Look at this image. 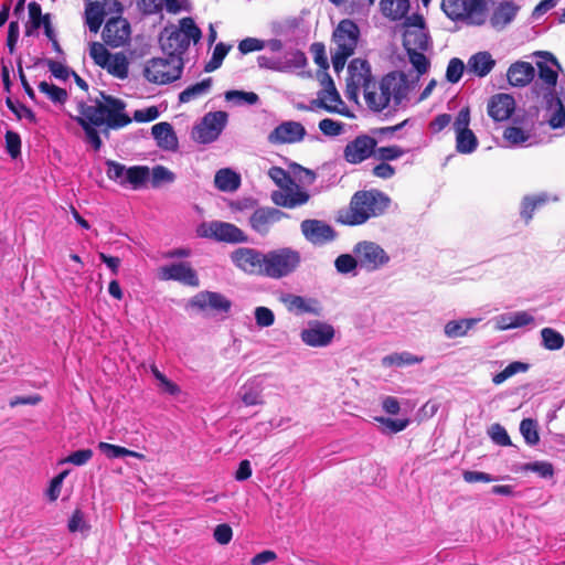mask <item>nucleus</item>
<instances>
[{
  "label": "nucleus",
  "mask_w": 565,
  "mask_h": 565,
  "mask_svg": "<svg viewBox=\"0 0 565 565\" xmlns=\"http://www.w3.org/2000/svg\"><path fill=\"white\" fill-rule=\"evenodd\" d=\"M391 204V199L376 189L356 191L347 209L340 210L335 221L342 225L358 226L370 218L383 215Z\"/></svg>",
  "instance_id": "nucleus-1"
},
{
  "label": "nucleus",
  "mask_w": 565,
  "mask_h": 565,
  "mask_svg": "<svg viewBox=\"0 0 565 565\" xmlns=\"http://www.w3.org/2000/svg\"><path fill=\"white\" fill-rule=\"evenodd\" d=\"M126 104L111 95L99 92L93 105L79 104L81 116L95 126H108L114 130L124 128L131 122V118L125 113Z\"/></svg>",
  "instance_id": "nucleus-2"
},
{
  "label": "nucleus",
  "mask_w": 565,
  "mask_h": 565,
  "mask_svg": "<svg viewBox=\"0 0 565 565\" xmlns=\"http://www.w3.org/2000/svg\"><path fill=\"white\" fill-rule=\"evenodd\" d=\"M363 95L367 107L375 113L384 110L391 99L397 106L406 95L405 76L401 74L397 77L396 73H388L380 82L374 81L366 86Z\"/></svg>",
  "instance_id": "nucleus-3"
},
{
  "label": "nucleus",
  "mask_w": 565,
  "mask_h": 565,
  "mask_svg": "<svg viewBox=\"0 0 565 565\" xmlns=\"http://www.w3.org/2000/svg\"><path fill=\"white\" fill-rule=\"evenodd\" d=\"M268 177L280 188L271 193V201L275 205L295 209L301 206L310 200V194L301 190L294 178L280 167H271L268 170Z\"/></svg>",
  "instance_id": "nucleus-4"
},
{
  "label": "nucleus",
  "mask_w": 565,
  "mask_h": 565,
  "mask_svg": "<svg viewBox=\"0 0 565 565\" xmlns=\"http://www.w3.org/2000/svg\"><path fill=\"white\" fill-rule=\"evenodd\" d=\"M359 38L360 29L350 19L341 20L333 30L332 41L335 47L331 61L335 73L339 74L344 68L348 58L354 54Z\"/></svg>",
  "instance_id": "nucleus-5"
},
{
  "label": "nucleus",
  "mask_w": 565,
  "mask_h": 565,
  "mask_svg": "<svg viewBox=\"0 0 565 565\" xmlns=\"http://www.w3.org/2000/svg\"><path fill=\"white\" fill-rule=\"evenodd\" d=\"M440 8L451 21L468 25H482L487 19L486 0H441Z\"/></svg>",
  "instance_id": "nucleus-6"
},
{
  "label": "nucleus",
  "mask_w": 565,
  "mask_h": 565,
  "mask_svg": "<svg viewBox=\"0 0 565 565\" xmlns=\"http://www.w3.org/2000/svg\"><path fill=\"white\" fill-rule=\"evenodd\" d=\"M265 277L281 279L294 274L301 264V254L291 247L271 249L265 254Z\"/></svg>",
  "instance_id": "nucleus-7"
},
{
  "label": "nucleus",
  "mask_w": 565,
  "mask_h": 565,
  "mask_svg": "<svg viewBox=\"0 0 565 565\" xmlns=\"http://www.w3.org/2000/svg\"><path fill=\"white\" fill-rule=\"evenodd\" d=\"M182 71V57H153L147 62L143 76L150 83L164 85L179 79Z\"/></svg>",
  "instance_id": "nucleus-8"
},
{
  "label": "nucleus",
  "mask_w": 565,
  "mask_h": 565,
  "mask_svg": "<svg viewBox=\"0 0 565 565\" xmlns=\"http://www.w3.org/2000/svg\"><path fill=\"white\" fill-rule=\"evenodd\" d=\"M375 78L372 75L371 66L366 60L353 58L348 66L347 96L349 99H356L360 88L365 89Z\"/></svg>",
  "instance_id": "nucleus-9"
},
{
  "label": "nucleus",
  "mask_w": 565,
  "mask_h": 565,
  "mask_svg": "<svg viewBox=\"0 0 565 565\" xmlns=\"http://www.w3.org/2000/svg\"><path fill=\"white\" fill-rule=\"evenodd\" d=\"M265 254L252 247H239L232 252L231 260L245 274L265 277Z\"/></svg>",
  "instance_id": "nucleus-10"
},
{
  "label": "nucleus",
  "mask_w": 565,
  "mask_h": 565,
  "mask_svg": "<svg viewBox=\"0 0 565 565\" xmlns=\"http://www.w3.org/2000/svg\"><path fill=\"white\" fill-rule=\"evenodd\" d=\"M227 121V114L218 110L207 113L193 129V138L200 143H210L218 138Z\"/></svg>",
  "instance_id": "nucleus-11"
},
{
  "label": "nucleus",
  "mask_w": 565,
  "mask_h": 565,
  "mask_svg": "<svg viewBox=\"0 0 565 565\" xmlns=\"http://www.w3.org/2000/svg\"><path fill=\"white\" fill-rule=\"evenodd\" d=\"M469 124L470 110L468 107H463L459 110L454 122L456 131V150L459 153H471L479 145L475 132L469 128Z\"/></svg>",
  "instance_id": "nucleus-12"
},
{
  "label": "nucleus",
  "mask_w": 565,
  "mask_h": 565,
  "mask_svg": "<svg viewBox=\"0 0 565 565\" xmlns=\"http://www.w3.org/2000/svg\"><path fill=\"white\" fill-rule=\"evenodd\" d=\"M361 267L372 271L381 268L390 262L387 253L376 243L363 241L353 249Z\"/></svg>",
  "instance_id": "nucleus-13"
},
{
  "label": "nucleus",
  "mask_w": 565,
  "mask_h": 565,
  "mask_svg": "<svg viewBox=\"0 0 565 565\" xmlns=\"http://www.w3.org/2000/svg\"><path fill=\"white\" fill-rule=\"evenodd\" d=\"M377 140L369 135H359L349 141L343 150V158L351 164H359L375 153Z\"/></svg>",
  "instance_id": "nucleus-14"
},
{
  "label": "nucleus",
  "mask_w": 565,
  "mask_h": 565,
  "mask_svg": "<svg viewBox=\"0 0 565 565\" xmlns=\"http://www.w3.org/2000/svg\"><path fill=\"white\" fill-rule=\"evenodd\" d=\"M289 215L277 207H257L249 216L250 228L262 236L268 235L273 226Z\"/></svg>",
  "instance_id": "nucleus-15"
},
{
  "label": "nucleus",
  "mask_w": 565,
  "mask_h": 565,
  "mask_svg": "<svg viewBox=\"0 0 565 565\" xmlns=\"http://www.w3.org/2000/svg\"><path fill=\"white\" fill-rule=\"evenodd\" d=\"M130 23L121 17L110 18L102 32L105 44L110 47H119L130 40Z\"/></svg>",
  "instance_id": "nucleus-16"
},
{
  "label": "nucleus",
  "mask_w": 565,
  "mask_h": 565,
  "mask_svg": "<svg viewBox=\"0 0 565 565\" xmlns=\"http://www.w3.org/2000/svg\"><path fill=\"white\" fill-rule=\"evenodd\" d=\"M202 235L212 237L217 242L232 244L246 243L248 241V236L235 224L221 221L211 222Z\"/></svg>",
  "instance_id": "nucleus-17"
},
{
  "label": "nucleus",
  "mask_w": 565,
  "mask_h": 565,
  "mask_svg": "<svg viewBox=\"0 0 565 565\" xmlns=\"http://www.w3.org/2000/svg\"><path fill=\"white\" fill-rule=\"evenodd\" d=\"M300 228L305 238L313 245H324L337 237L333 227L320 220H303Z\"/></svg>",
  "instance_id": "nucleus-18"
},
{
  "label": "nucleus",
  "mask_w": 565,
  "mask_h": 565,
  "mask_svg": "<svg viewBox=\"0 0 565 565\" xmlns=\"http://www.w3.org/2000/svg\"><path fill=\"white\" fill-rule=\"evenodd\" d=\"M535 55L540 56L542 61L536 62V67L539 72V78L545 84V88L542 89V95L545 92H551L552 94H556L555 86L557 83L558 74L557 71L553 70V66L561 68V65L557 58L551 53L546 51H539Z\"/></svg>",
  "instance_id": "nucleus-19"
},
{
  "label": "nucleus",
  "mask_w": 565,
  "mask_h": 565,
  "mask_svg": "<svg viewBox=\"0 0 565 565\" xmlns=\"http://www.w3.org/2000/svg\"><path fill=\"white\" fill-rule=\"evenodd\" d=\"M306 129L298 121H284L278 125L269 135L268 142L271 145L296 143L303 140Z\"/></svg>",
  "instance_id": "nucleus-20"
},
{
  "label": "nucleus",
  "mask_w": 565,
  "mask_h": 565,
  "mask_svg": "<svg viewBox=\"0 0 565 565\" xmlns=\"http://www.w3.org/2000/svg\"><path fill=\"white\" fill-rule=\"evenodd\" d=\"M159 278L161 280H175L192 287H198L200 284L196 271L189 263L183 262L160 267Z\"/></svg>",
  "instance_id": "nucleus-21"
},
{
  "label": "nucleus",
  "mask_w": 565,
  "mask_h": 565,
  "mask_svg": "<svg viewBox=\"0 0 565 565\" xmlns=\"http://www.w3.org/2000/svg\"><path fill=\"white\" fill-rule=\"evenodd\" d=\"M162 51L170 57H182L188 50L185 35L178 28H164L159 38Z\"/></svg>",
  "instance_id": "nucleus-22"
},
{
  "label": "nucleus",
  "mask_w": 565,
  "mask_h": 565,
  "mask_svg": "<svg viewBox=\"0 0 565 565\" xmlns=\"http://www.w3.org/2000/svg\"><path fill=\"white\" fill-rule=\"evenodd\" d=\"M192 307L202 311L211 309L214 312L227 313L232 308V301L216 291H201L191 299Z\"/></svg>",
  "instance_id": "nucleus-23"
},
{
  "label": "nucleus",
  "mask_w": 565,
  "mask_h": 565,
  "mask_svg": "<svg viewBox=\"0 0 565 565\" xmlns=\"http://www.w3.org/2000/svg\"><path fill=\"white\" fill-rule=\"evenodd\" d=\"M300 337L309 347H327L334 338V328L331 324L316 321L302 330Z\"/></svg>",
  "instance_id": "nucleus-24"
},
{
  "label": "nucleus",
  "mask_w": 565,
  "mask_h": 565,
  "mask_svg": "<svg viewBox=\"0 0 565 565\" xmlns=\"http://www.w3.org/2000/svg\"><path fill=\"white\" fill-rule=\"evenodd\" d=\"M321 84L324 88L318 93V98L312 104L328 113H339L338 105L342 104V99L328 73H323Z\"/></svg>",
  "instance_id": "nucleus-25"
},
{
  "label": "nucleus",
  "mask_w": 565,
  "mask_h": 565,
  "mask_svg": "<svg viewBox=\"0 0 565 565\" xmlns=\"http://www.w3.org/2000/svg\"><path fill=\"white\" fill-rule=\"evenodd\" d=\"M515 109L514 98L504 93L493 95L487 106L488 115L494 121H503L509 119Z\"/></svg>",
  "instance_id": "nucleus-26"
},
{
  "label": "nucleus",
  "mask_w": 565,
  "mask_h": 565,
  "mask_svg": "<svg viewBox=\"0 0 565 565\" xmlns=\"http://www.w3.org/2000/svg\"><path fill=\"white\" fill-rule=\"evenodd\" d=\"M280 300L289 312L297 316L305 313L320 316L321 313L320 302L313 298L307 299L302 296L286 294L280 298Z\"/></svg>",
  "instance_id": "nucleus-27"
},
{
  "label": "nucleus",
  "mask_w": 565,
  "mask_h": 565,
  "mask_svg": "<svg viewBox=\"0 0 565 565\" xmlns=\"http://www.w3.org/2000/svg\"><path fill=\"white\" fill-rule=\"evenodd\" d=\"M535 76V68L529 62L518 61L510 65L507 72L508 82L515 87H524Z\"/></svg>",
  "instance_id": "nucleus-28"
},
{
  "label": "nucleus",
  "mask_w": 565,
  "mask_h": 565,
  "mask_svg": "<svg viewBox=\"0 0 565 565\" xmlns=\"http://www.w3.org/2000/svg\"><path fill=\"white\" fill-rule=\"evenodd\" d=\"M151 134L159 148L164 150H175L178 148V138L171 124L167 121L158 122L152 126Z\"/></svg>",
  "instance_id": "nucleus-29"
},
{
  "label": "nucleus",
  "mask_w": 565,
  "mask_h": 565,
  "mask_svg": "<svg viewBox=\"0 0 565 565\" xmlns=\"http://www.w3.org/2000/svg\"><path fill=\"white\" fill-rule=\"evenodd\" d=\"M137 6L147 15L159 13L163 8L174 14L182 10L181 0H137Z\"/></svg>",
  "instance_id": "nucleus-30"
},
{
  "label": "nucleus",
  "mask_w": 565,
  "mask_h": 565,
  "mask_svg": "<svg viewBox=\"0 0 565 565\" xmlns=\"http://www.w3.org/2000/svg\"><path fill=\"white\" fill-rule=\"evenodd\" d=\"M543 100L547 108L556 107L554 113L548 119V125L553 129L562 128L565 126V106L563 99L557 94L545 92L543 94Z\"/></svg>",
  "instance_id": "nucleus-31"
},
{
  "label": "nucleus",
  "mask_w": 565,
  "mask_h": 565,
  "mask_svg": "<svg viewBox=\"0 0 565 565\" xmlns=\"http://www.w3.org/2000/svg\"><path fill=\"white\" fill-rule=\"evenodd\" d=\"M519 11V7L512 2H501L493 11L490 22L494 29L501 30L512 22Z\"/></svg>",
  "instance_id": "nucleus-32"
},
{
  "label": "nucleus",
  "mask_w": 565,
  "mask_h": 565,
  "mask_svg": "<svg viewBox=\"0 0 565 565\" xmlns=\"http://www.w3.org/2000/svg\"><path fill=\"white\" fill-rule=\"evenodd\" d=\"M495 65L489 52H479L473 54L468 61V67L479 77L487 76Z\"/></svg>",
  "instance_id": "nucleus-33"
},
{
  "label": "nucleus",
  "mask_w": 565,
  "mask_h": 565,
  "mask_svg": "<svg viewBox=\"0 0 565 565\" xmlns=\"http://www.w3.org/2000/svg\"><path fill=\"white\" fill-rule=\"evenodd\" d=\"M214 183L220 191L234 192L241 185V177L230 168H224L215 173Z\"/></svg>",
  "instance_id": "nucleus-34"
},
{
  "label": "nucleus",
  "mask_w": 565,
  "mask_h": 565,
  "mask_svg": "<svg viewBox=\"0 0 565 565\" xmlns=\"http://www.w3.org/2000/svg\"><path fill=\"white\" fill-rule=\"evenodd\" d=\"M382 13L392 21H398L406 18L409 11V0H381Z\"/></svg>",
  "instance_id": "nucleus-35"
},
{
  "label": "nucleus",
  "mask_w": 565,
  "mask_h": 565,
  "mask_svg": "<svg viewBox=\"0 0 565 565\" xmlns=\"http://www.w3.org/2000/svg\"><path fill=\"white\" fill-rule=\"evenodd\" d=\"M105 4L103 1H94L86 6V24L90 32L97 33L99 31L105 18Z\"/></svg>",
  "instance_id": "nucleus-36"
},
{
  "label": "nucleus",
  "mask_w": 565,
  "mask_h": 565,
  "mask_svg": "<svg viewBox=\"0 0 565 565\" xmlns=\"http://www.w3.org/2000/svg\"><path fill=\"white\" fill-rule=\"evenodd\" d=\"M479 319H459V320H450L445 324L444 332L445 335L449 339H456L467 335L469 330H471L477 323Z\"/></svg>",
  "instance_id": "nucleus-37"
},
{
  "label": "nucleus",
  "mask_w": 565,
  "mask_h": 565,
  "mask_svg": "<svg viewBox=\"0 0 565 565\" xmlns=\"http://www.w3.org/2000/svg\"><path fill=\"white\" fill-rule=\"evenodd\" d=\"M150 178V169L147 166H134L127 169L125 180L121 185L129 184L132 189H139L145 185Z\"/></svg>",
  "instance_id": "nucleus-38"
},
{
  "label": "nucleus",
  "mask_w": 565,
  "mask_h": 565,
  "mask_svg": "<svg viewBox=\"0 0 565 565\" xmlns=\"http://www.w3.org/2000/svg\"><path fill=\"white\" fill-rule=\"evenodd\" d=\"M534 322V317L526 311H518L500 317V328L502 330L515 329L529 326Z\"/></svg>",
  "instance_id": "nucleus-39"
},
{
  "label": "nucleus",
  "mask_w": 565,
  "mask_h": 565,
  "mask_svg": "<svg viewBox=\"0 0 565 565\" xmlns=\"http://www.w3.org/2000/svg\"><path fill=\"white\" fill-rule=\"evenodd\" d=\"M211 86H212V78L211 77L204 78L203 81L195 83V84L186 87L184 90H182L179 94V102L180 103H190L194 99H198L201 96L209 93Z\"/></svg>",
  "instance_id": "nucleus-40"
},
{
  "label": "nucleus",
  "mask_w": 565,
  "mask_h": 565,
  "mask_svg": "<svg viewBox=\"0 0 565 565\" xmlns=\"http://www.w3.org/2000/svg\"><path fill=\"white\" fill-rule=\"evenodd\" d=\"M107 72L120 79H124L128 76L129 72V63L124 53H116L110 55L109 64L105 65Z\"/></svg>",
  "instance_id": "nucleus-41"
},
{
  "label": "nucleus",
  "mask_w": 565,
  "mask_h": 565,
  "mask_svg": "<svg viewBox=\"0 0 565 565\" xmlns=\"http://www.w3.org/2000/svg\"><path fill=\"white\" fill-rule=\"evenodd\" d=\"M546 202V195L524 196L521 203V217L527 224L532 220L535 210L543 206Z\"/></svg>",
  "instance_id": "nucleus-42"
},
{
  "label": "nucleus",
  "mask_w": 565,
  "mask_h": 565,
  "mask_svg": "<svg viewBox=\"0 0 565 565\" xmlns=\"http://www.w3.org/2000/svg\"><path fill=\"white\" fill-rule=\"evenodd\" d=\"M98 449L109 459L120 458V457H134L138 459L145 458V456L140 452L130 450L128 448L108 444L105 441H100L98 444Z\"/></svg>",
  "instance_id": "nucleus-43"
},
{
  "label": "nucleus",
  "mask_w": 565,
  "mask_h": 565,
  "mask_svg": "<svg viewBox=\"0 0 565 565\" xmlns=\"http://www.w3.org/2000/svg\"><path fill=\"white\" fill-rule=\"evenodd\" d=\"M502 136H503V139L510 146H519V145L526 142L530 139L531 128L512 125L504 129Z\"/></svg>",
  "instance_id": "nucleus-44"
},
{
  "label": "nucleus",
  "mask_w": 565,
  "mask_h": 565,
  "mask_svg": "<svg viewBox=\"0 0 565 565\" xmlns=\"http://www.w3.org/2000/svg\"><path fill=\"white\" fill-rule=\"evenodd\" d=\"M423 361V358H418L416 355H413L409 352H401V353H393L390 355H386L382 359V364L384 366H403V365H412L416 363H420Z\"/></svg>",
  "instance_id": "nucleus-45"
},
{
  "label": "nucleus",
  "mask_w": 565,
  "mask_h": 565,
  "mask_svg": "<svg viewBox=\"0 0 565 565\" xmlns=\"http://www.w3.org/2000/svg\"><path fill=\"white\" fill-rule=\"evenodd\" d=\"M530 365L527 363H523L520 361H514L508 364L501 372L497 373L492 377V382L495 385L502 384L504 381H507L509 377L518 374L523 373L529 370Z\"/></svg>",
  "instance_id": "nucleus-46"
},
{
  "label": "nucleus",
  "mask_w": 565,
  "mask_h": 565,
  "mask_svg": "<svg viewBox=\"0 0 565 565\" xmlns=\"http://www.w3.org/2000/svg\"><path fill=\"white\" fill-rule=\"evenodd\" d=\"M542 342L545 349L551 351L559 350L564 347V337L552 328L541 330Z\"/></svg>",
  "instance_id": "nucleus-47"
},
{
  "label": "nucleus",
  "mask_w": 565,
  "mask_h": 565,
  "mask_svg": "<svg viewBox=\"0 0 565 565\" xmlns=\"http://www.w3.org/2000/svg\"><path fill=\"white\" fill-rule=\"evenodd\" d=\"M77 124L83 128L86 137V141L92 145L95 151L100 150L103 142L99 136L97 126L93 125L90 121L85 120V118L76 117Z\"/></svg>",
  "instance_id": "nucleus-48"
},
{
  "label": "nucleus",
  "mask_w": 565,
  "mask_h": 565,
  "mask_svg": "<svg viewBox=\"0 0 565 565\" xmlns=\"http://www.w3.org/2000/svg\"><path fill=\"white\" fill-rule=\"evenodd\" d=\"M520 431L530 446H535L540 441V435L537 431V423L532 418H524L520 424Z\"/></svg>",
  "instance_id": "nucleus-49"
},
{
  "label": "nucleus",
  "mask_w": 565,
  "mask_h": 565,
  "mask_svg": "<svg viewBox=\"0 0 565 565\" xmlns=\"http://www.w3.org/2000/svg\"><path fill=\"white\" fill-rule=\"evenodd\" d=\"M231 47V45H227L223 42L217 43L214 47L211 60L204 66V71L210 73L217 70L222 65L223 60L230 52Z\"/></svg>",
  "instance_id": "nucleus-50"
},
{
  "label": "nucleus",
  "mask_w": 565,
  "mask_h": 565,
  "mask_svg": "<svg viewBox=\"0 0 565 565\" xmlns=\"http://www.w3.org/2000/svg\"><path fill=\"white\" fill-rule=\"evenodd\" d=\"M179 32H182L185 35V41H188V45H190V41L192 40L194 43H198L201 40L202 32L200 28L194 23V20L190 17L182 18L180 20Z\"/></svg>",
  "instance_id": "nucleus-51"
},
{
  "label": "nucleus",
  "mask_w": 565,
  "mask_h": 565,
  "mask_svg": "<svg viewBox=\"0 0 565 565\" xmlns=\"http://www.w3.org/2000/svg\"><path fill=\"white\" fill-rule=\"evenodd\" d=\"M28 9L30 21L29 25L26 26L25 34L30 36L33 30H38L39 28L42 26V24L44 23V15L42 14L41 6L35 1L30 2Z\"/></svg>",
  "instance_id": "nucleus-52"
},
{
  "label": "nucleus",
  "mask_w": 565,
  "mask_h": 565,
  "mask_svg": "<svg viewBox=\"0 0 565 565\" xmlns=\"http://www.w3.org/2000/svg\"><path fill=\"white\" fill-rule=\"evenodd\" d=\"M39 89L41 93L47 95L53 103L64 104L67 99V92L64 88L45 81L39 84Z\"/></svg>",
  "instance_id": "nucleus-53"
},
{
  "label": "nucleus",
  "mask_w": 565,
  "mask_h": 565,
  "mask_svg": "<svg viewBox=\"0 0 565 565\" xmlns=\"http://www.w3.org/2000/svg\"><path fill=\"white\" fill-rule=\"evenodd\" d=\"M150 175V182L152 188H159L162 183H170L173 182L175 179L174 173L163 166L153 167Z\"/></svg>",
  "instance_id": "nucleus-54"
},
{
  "label": "nucleus",
  "mask_w": 565,
  "mask_h": 565,
  "mask_svg": "<svg viewBox=\"0 0 565 565\" xmlns=\"http://www.w3.org/2000/svg\"><path fill=\"white\" fill-rule=\"evenodd\" d=\"M407 54L409 62L416 70L418 76L424 75L430 66V62L426 57V55L422 52L416 51L415 49H407Z\"/></svg>",
  "instance_id": "nucleus-55"
},
{
  "label": "nucleus",
  "mask_w": 565,
  "mask_h": 565,
  "mask_svg": "<svg viewBox=\"0 0 565 565\" xmlns=\"http://www.w3.org/2000/svg\"><path fill=\"white\" fill-rule=\"evenodd\" d=\"M89 55L96 65L105 67V65L109 64V57L111 54L108 52L104 44L99 42H93L89 47Z\"/></svg>",
  "instance_id": "nucleus-56"
},
{
  "label": "nucleus",
  "mask_w": 565,
  "mask_h": 565,
  "mask_svg": "<svg viewBox=\"0 0 565 565\" xmlns=\"http://www.w3.org/2000/svg\"><path fill=\"white\" fill-rule=\"evenodd\" d=\"M405 153V150L399 146L393 145L387 147H375V153L373 158L381 160L383 162L392 161L401 158Z\"/></svg>",
  "instance_id": "nucleus-57"
},
{
  "label": "nucleus",
  "mask_w": 565,
  "mask_h": 565,
  "mask_svg": "<svg viewBox=\"0 0 565 565\" xmlns=\"http://www.w3.org/2000/svg\"><path fill=\"white\" fill-rule=\"evenodd\" d=\"M150 369L151 373L159 382V387L162 392L170 395H177L180 393V387L175 383L171 382L162 372H160L154 364H152Z\"/></svg>",
  "instance_id": "nucleus-58"
},
{
  "label": "nucleus",
  "mask_w": 565,
  "mask_h": 565,
  "mask_svg": "<svg viewBox=\"0 0 565 565\" xmlns=\"http://www.w3.org/2000/svg\"><path fill=\"white\" fill-rule=\"evenodd\" d=\"M289 168L294 177L303 184L311 185L317 179V174L313 170L305 168L299 163L292 162Z\"/></svg>",
  "instance_id": "nucleus-59"
},
{
  "label": "nucleus",
  "mask_w": 565,
  "mask_h": 565,
  "mask_svg": "<svg viewBox=\"0 0 565 565\" xmlns=\"http://www.w3.org/2000/svg\"><path fill=\"white\" fill-rule=\"evenodd\" d=\"M6 105L8 108L19 118H26L31 122H36V116L34 111L23 104H15L10 97H7Z\"/></svg>",
  "instance_id": "nucleus-60"
},
{
  "label": "nucleus",
  "mask_w": 565,
  "mask_h": 565,
  "mask_svg": "<svg viewBox=\"0 0 565 565\" xmlns=\"http://www.w3.org/2000/svg\"><path fill=\"white\" fill-rule=\"evenodd\" d=\"M463 62L457 57L449 61L446 70V78L449 83H458L463 74Z\"/></svg>",
  "instance_id": "nucleus-61"
},
{
  "label": "nucleus",
  "mask_w": 565,
  "mask_h": 565,
  "mask_svg": "<svg viewBox=\"0 0 565 565\" xmlns=\"http://www.w3.org/2000/svg\"><path fill=\"white\" fill-rule=\"evenodd\" d=\"M375 419L379 423H381L382 425H384V433H388V434L399 433V431L404 430L409 424V419H407V418L392 419V418H387V417H376Z\"/></svg>",
  "instance_id": "nucleus-62"
},
{
  "label": "nucleus",
  "mask_w": 565,
  "mask_h": 565,
  "mask_svg": "<svg viewBox=\"0 0 565 565\" xmlns=\"http://www.w3.org/2000/svg\"><path fill=\"white\" fill-rule=\"evenodd\" d=\"M358 264H360L358 257L350 254H342L334 262L337 270L341 274L351 273L356 268Z\"/></svg>",
  "instance_id": "nucleus-63"
},
{
  "label": "nucleus",
  "mask_w": 565,
  "mask_h": 565,
  "mask_svg": "<svg viewBox=\"0 0 565 565\" xmlns=\"http://www.w3.org/2000/svg\"><path fill=\"white\" fill-rule=\"evenodd\" d=\"M489 435L493 443L500 446H511V439L507 429L500 424H493L489 428Z\"/></svg>",
  "instance_id": "nucleus-64"
}]
</instances>
